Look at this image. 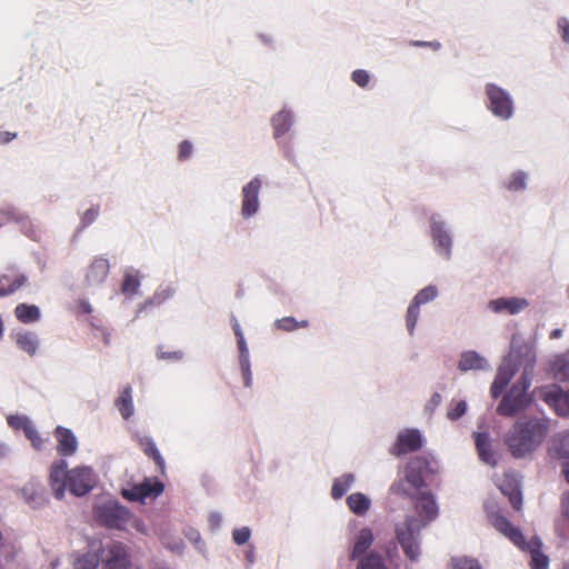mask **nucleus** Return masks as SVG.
Returning a JSON list of instances; mask_svg holds the SVG:
<instances>
[{"instance_id":"35","label":"nucleus","mask_w":569,"mask_h":569,"mask_svg":"<svg viewBox=\"0 0 569 569\" xmlns=\"http://www.w3.org/2000/svg\"><path fill=\"white\" fill-rule=\"evenodd\" d=\"M184 536L186 538L194 545L196 549L204 555L206 553V543L201 540V536L199 533L198 530L193 529V528H188L186 531H184Z\"/></svg>"},{"instance_id":"14","label":"nucleus","mask_w":569,"mask_h":569,"mask_svg":"<svg viewBox=\"0 0 569 569\" xmlns=\"http://www.w3.org/2000/svg\"><path fill=\"white\" fill-rule=\"evenodd\" d=\"M497 486L501 492L509 497L510 503L516 510H520L522 505L520 477L516 472H505L501 480H497Z\"/></svg>"},{"instance_id":"52","label":"nucleus","mask_w":569,"mask_h":569,"mask_svg":"<svg viewBox=\"0 0 569 569\" xmlns=\"http://www.w3.org/2000/svg\"><path fill=\"white\" fill-rule=\"evenodd\" d=\"M222 522V515L219 512H212L209 517V523L212 529H218Z\"/></svg>"},{"instance_id":"17","label":"nucleus","mask_w":569,"mask_h":569,"mask_svg":"<svg viewBox=\"0 0 569 569\" xmlns=\"http://www.w3.org/2000/svg\"><path fill=\"white\" fill-rule=\"evenodd\" d=\"M473 437L480 460L491 467L497 466L498 453L493 450L492 439L489 433L486 431L475 432Z\"/></svg>"},{"instance_id":"21","label":"nucleus","mask_w":569,"mask_h":569,"mask_svg":"<svg viewBox=\"0 0 569 569\" xmlns=\"http://www.w3.org/2000/svg\"><path fill=\"white\" fill-rule=\"evenodd\" d=\"M16 343L22 351L33 356L39 348V338L31 331H19L16 333Z\"/></svg>"},{"instance_id":"59","label":"nucleus","mask_w":569,"mask_h":569,"mask_svg":"<svg viewBox=\"0 0 569 569\" xmlns=\"http://www.w3.org/2000/svg\"><path fill=\"white\" fill-rule=\"evenodd\" d=\"M415 46H430L435 49H438L439 48V43H433V42H413Z\"/></svg>"},{"instance_id":"19","label":"nucleus","mask_w":569,"mask_h":569,"mask_svg":"<svg viewBox=\"0 0 569 569\" xmlns=\"http://www.w3.org/2000/svg\"><path fill=\"white\" fill-rule=\"evenodd\" d=\"M54 436L58 441L57 450L62 456H72L78 448L76 436L70 429L57 427Z\"/></svg>"},{"instance_id":"4","label":"nucleus","mask_w":569,"mask_h":569,"mask_svg":"<svg viewBox=\"0 0 569 569\" xmlns=\"http://www.w3.org/2000/svg\"><path fill=\"white\" fill-rule=\"evenodd\" d=\"M68 463L60 459L52 463L49 485L57 499L64 497L66 489L78 497L88 493L96 483V475L89 467H76L67 471Z\"/></svg>"},{"instance_id":"42","label":"nucleus","mask_w":569,"mask_h":569,"mask_svg":"<svg viewBox=\"0 0 569 569\" xmlns=\"http://www.w3.org/2000/svg\"><path fill=\"white\" fill-rule=\"evenodd\" d=\"M251 537V530L249 527H241L232 531V539L234 543L241 546L248 542Z\"/></svg>"},{"instance_id":"25","label":"nucleus","mask_w":569,"mask_h":569,"mask_svg":"<svg viewBox=\"0 0 569 569\" xmlns=\"http://www.w3.org/2000/svg\"><path fill=\"white\" fill-rule=\"evenodd\" d=\"M116 406L121 413L122 418L129 419L133 413L132 403V389L130 386L126 387L120 397L118 398Z\"/></svg>"},{"instance_id":"26","label":"nucleus","mask_w":569,"mask_h":569,"mask_svg":"<svg viewBox=\"0 0 569 569\" xmlns=\"http://www.w3.org/2000/svg\"><path fill=\"white\" fill-rule=\"evenodd\" d=\"M355 476L352 473L342 475L336 478L331 488V495L335 499L341 498L353 485Z\"/></svg>"},{"instance_id":"31","label":"nucleus","mask_w":569,"mask_h":569,"mask_svg":"<svg viewBox=\"0 0 569 569\" xmlns=\"http://www.w3.org/2000/svg\"><path fill=\"white\" fill-rule=\"evenodd\" d=\"M420 316V307L410 302L406 315V327L410 336H413Z\"/></svg>"},{"instance_id":"11","label":"nucleus","mask_w":569,"mask_h":569,"mask_svg":"<svg viewBox=\"0 0 569 569\" xmlns=\"http://www.w3.org/2000/svg\"><path fill=\"white\" fill-rule=\"evenodd\" d=\"M530 302L526 298L509 297V298H497L488 302L487 308L497 315H519L528 309Z\"/></svg>"},{"instance_id":"62","label":"nucleus","mask_w":569,"mask_h":569,"mask_svg":"<svg viewBox=\"0 0 569 569\" xmlns=\"http://www.w3.org/2000/svg\"><path fill=\"white\" fill-rule=\"evenodd\" d=\"M81 309H82L83 312H87V313L91 312V306L88 302H82L81 303Z\"/></svg>"},{"instance_id":"36","label":"nucleus","mask_w":569,"mask_h":569,"mask_svg":"<svg viewBox=\"0 0 569 569\" xmlns=\"http://www.w3.org/2000/svg\"><path fill=\"white\" fill-rule=\"evenodd\" d=\"M555 447L561 457L569 458V430L555 438Z\"/></svg>"},{"instance_id":"9","label":"nucleus","mask_w":569,"mask_h":569,"mask_svg":"<svg viewBox=\"0 0 569 569\" xmlns=\"http://www.w3.org/2000/svg\"><path fill=\"white\" fill-rule=\"evenodd\" d=\"M536 395L543 400L557 415H569V390H563L557 385L545 386L536 389Z\"/></svg>"},{"instance_id":"56","label":"nucleus","mask_w":569,"mask_h":569,"mask_svg":"<svg viewBox=\"0 0 569 569\" xmlns=\"http://www.w3.org/2000/svg\"><path fill=\"white\" fill-rule=\"evenodd\" d=\"M562 512L566 517L569 518V493L565 497L562 501Z\"/></svg>"},{"instance_id":"41","label":"nucleus","mask_w":569,"mask_h":569,"mask_svg":"<svg viewBox=\"0 0 569 569\" xmlns=\"http://www.w3.org/2000/svg\"><path fill=\"white\" fill-rule=\"evenodd\" d=\"M467 402L465 400L458 401L452 408H450L447 412V417L450 420H457L461 418L467 412Z\"/></svg>"},{"instance_id":"29","label":"nucleus","mask_w":569,"mask_h":569,"mask_svg":"<svg viewBox=\"0 0 569 569\" xmlns=\"http://www.w3.org/2000/svg\"><path fill=\"white\" fill-rule=\"evenodd\" d=\"M439 292L436 286L429 284L426 288L418 291V293L413 297L411 302L417 306H421L428 302L433 301L438 297Z\"/></svg>"},{"instance_id":"33","label":"nucleus","mask_w":569,"mask_h":569,"mask_svg":"<svg viewBox=\"0 0 569 569\" xmlns=\"http://www.w3.org/2000/svg\"><path fill=\"white\" fill-rule=\"evenodd\" d=\"M357 569H386V566L379 555L370 553L359 561Z\"/></svg>"},{"instance_id":"48","label":"nucleus","mask_w":569,"mask_h":569,"mask_svg":"<svg viewBox=\"0 0 569 569\" xmlns=\"http://www.w3.org/2000/svg\"><path fill=\"white\" fill-rule=\"evenodd\" d=\"M558 29L561 32L562 40L569 43V20L567 18L559 19Z\"/></svg>"},{"instance_id":"46","label":"nucleus","mask_w":569,"mask_h":569,"mask_svg":"<svg viewBox=\"0 0 569 569\" xmlns=\"http://www.w3.org/2000/svg\"><path fill=\"white\" fill-rule=\"evenodd\" d=\"M370 76L366 70H356L352 72V80L360 87H366Z\"/></svg>"},{"instance_id":"3","label":"nucleus","mask_w":569,"mask_h":569,"mask_svg":"<svg viewBox=\"0 0 569 569\" xmlns=\"http://www.w3.org/2000/svg\"><path fill=\"white\" fill-rule=\"evenodd\" d=\"M548 420L533 418L517 421L505 436V445L513 458L530 457L543 442Z\"/></svg>"},{"instance_id":"24","label":"nucleus","mask_w":569,"mask_h":569,"mask_svg":"<svg viewBox=\"0 0 569 569\" xmlns=\"http://www.w3.org/2000/svg\"><path fill=\"white\" fill-rule=\"evenodd\" d=\"M347 505L352 512L363 516L369 510L371 500L361 492H355L347 498Z\"/></svg>"},{"instance_id":"55","label":"nucleus","mask_w":569,"mask_h":569,"mask_svg":"<svg viewBox=\"0 0 569 569\" xmlns=\"http://www.w3.org/2000/svg\"><path fill=\"white\" fill-rule=\"evenodd\" d=\"M16 137V133L0 132V143H7Z\"/></svg>"},{"instance_id":"28","label":"nucleus","mask_w":569,"mask_h":569,"mask_svg":"<svg viewBox=\"0 0 569 569\" xmlns=\"http://www.w3.org/2000/svg\"><path fill=\"white\" fill-rule=\"evenodd\" d=\"M291 123V114L288 111L282 110L279 113H277L272 118V124L274 128L276 136L279 137L280 134L286 133L289 130Z\"/></svg>"},{"instance_id":"50","label":"nucleus","mask_w":569,"mask_h":569,"mask_svg":"<svg viewBox=\"0 0 569 569\" xmlns=\"http://www.w3.org/2000/svg\"><path fill=\"white\" fill-rule=\"evenodd\" d=\"M240 367L242 370V376L244 380V386L249 388L251 386V371H250V361H247V366L244 362H240Z\"/></svg>"},{"instance_id":"54","label":"nucleus","mask_w":569,"mask_h":569,"mask_svg":"<svg viewBox=\"0 0 569 569\" xmlns=\"http://www.w3.org/2000/svg\"><path fill=\"white\" fill-rule=\"evenodd\" d=\"M158 357L160 359H174V360H179L182 358V353L180 351H174V352H163V351H158Z\"/></svg>"},{"instance_id":"58","label":"nucleus","mask_w":569,"mask_h":569,"mask_svg":"<svg viewBox=\"0 0 569 569\" xmlns=\"http://www.w3.org/2000/svg\"><path fill=\"white\" fill-rule=\"evenodd\" d=\"M9 451V448L6 443L0 442V459L4 458Z\"/></svg>"},{"instance_id":"63","label":"nucleus","mask_w":569,"mask_h":569,"mask_svg":"<svg viewBox=\"0 0 569 569\" xmlns=\"http://www.w3.org/2000/svg\"><path fill=\"white\" fill-rule=\"evenodd\" d=\"M134 526H136L137 530L144 532L143 525L141 522L136 521Z\"/></svg>"},{"instance_id":"61","label":"nucleus","mask_w":569,"mask_h":569,"mask_svg":"<svg viewBox=\"0 0 569 569\" xmlns=\"http://www.w3.org/2000/svg\"><path fill=\"white\" fill-rule=\"evenodd\" d=\"M562 472H563V475L566 477V480L569 482V461L563 465Z\"/></svg>"},{"instance_id":"40","label":"nucleus","mask_w":569,"mask_h":569,"mask_svg":"<svg viewBox=\"0 0 569 569\" xmlns=\"http://www.w3.org/2000/svg\"><path fill=\"white\" fill-rule=\"evenodd\" d=\"M526 178L527 176L525 172H515L508 182V188L512 191H519L523 189L526 187Z\"/></svg>"},{"instance_id":"53","label":"nucleus","mask_w":569,"mask_h":569,"mask_svg":"<svg viewBox=\"0 0 569 569\" xmlns=\"http://www.w3.org/2000/svg\"><path fill=\"white\" fill-rule=\"evenodd\" d=\"M97 216H98L97 209H93V208L88 209L82 217V221L84 224H90L97 218Z\"/></svg>"},{"instance_id":"39","label":"nucleus","mask_w":569,"mask_h":569,"mask_svg":"<svg viewBox=\"0 0 569 569\" xmlns=\"http://www.w3.org/2000/svg\"><path fill=\"white\" fill-rule=\"evenodd\" d=\"M8 425L12 429H24L31 423V420L27 416L11 415L7 418Z\"/></svg>"},{"instance_id":"49","label":"nucleus","mask_w":569,"mask_h":569,"mask_svg":"<svg viewBox=\"0 0 569 569\" xmlns=\"http://www.w3.org/2000/svg\"><path fill=\"white\" fill-rule=\"evenodd\" d=\"M141 495L137 486L122 490V496L128 500H142Z\"/></svg>"},{"instance_id":"2","label":"nucleus","mask_w":569,"mask_h":569,"mask_svg":"<svg viewBox=\"0 0 569 569\" xmlns=\"http://www.w3.org/2000/svg\"><path fill=\"white\" fill-rule=\"evenodd\" d=\"M416 510L419 519L407 517L395 528L397 541L411 561H417L420 557V530L436 519L438 506L430 493L421 492L416 502Z\"/></svg>"},{"instance_id":"57","label":"nucleus","mask_w":569,"mask_h":569,"mask_svg":"<svg viewBox=\"0 0 569 569\" xmlns=\"http://www.w3.org/2000/svg\"><path fill=\"white\" fill-rule=\"evenodd\" d=\"M232 327H233L234 335L238 338L243 337V333H242V330L240 328V325H239V322L236 319H233Z\"/></svg>"},{"instance_id":"37","label":"nucleus","mask_w":569,"mask_h":569,"mask_svg":"<svg viewBox=\"0 0 569 569\" xmlns=\"http://www.w3.org/2000/svg\"><path fill=\"white\" fill-rule=\"evenodd\" d=\"M452 569H481V567L473 558L458 557L452 559Z\"/></svg>"},{"instance_id":"45","label":"nucleus","mask_w":569,"mask_h":569,"mask_svg":"<svg viewBox=\"0 0 569 569\" xmlns=\"http://www.w3.org/2000/svg\"><path fill=\"white\" fill-rule=\"evenodd\" d=\"M26 282L27 277L24 274L18 276L9 289L0 288V297L8 296L14 292L17 289L21 288Z\"/></svg>"},{"instance_id":"30","label":"nucleus","mask_w":569,"mask_h":569,"mask_svg":"<svg viewBox=\"0 0 569 569\" xmlns=\"http://www.w3.org/2000/svg\"><path fill=\"white\" fill-rule=\"evenodd\" d=\"M137 487H138V489H140V493H142L141 495L142 500L148 497H157L163 490V486L159 481L146 480L142 483L137 485Z\"/></svg>"},{"instance_id":"18","label":"nucleus","mask_w":569,"mask_h":569,"mask_svg":"<svg viewBox=\"0 0 569 569\" xmlns=\"http://www.w3.org/2000/svg\"><path fill=\"white\" fill-rule=\"evenodd\" d=\"M21 498L34 509L43 507L47 502L42 485L37 480H30L20 490Z\"/></svg>"},{"instance_id":"16","label":"nucleus","mask_w":569,"mask_h":569,"mask_svg":"<svg viewBox=\"0 0 569 569\" xmlns=\"http://www.w3.org/2000/svg\"><path fill=\"white\" fill-rule=\"evenodd\" d=\"M422 445V437L417 429H407L398 435L393 453L401 456L418 450Z\"/></svg>"},{"instance_id":"32","label":"nucleus","mask_w":569,"mask_h":569,"mask_svg":"<svg viewBox=\"0 0 569 569\" xmlns=\"http://www.w3.org/2000/svg\"><path fill=\"white\" fill-rule=\"evenodd\" d=\"M26 437L30 440L32 447L37 450H42L46 446L47 439H43L34 427L33 422L24 429Z\"/></svg>"},{"instance_id":"34","label":"nucleus","mask_w":569,"mask_h":569,"mask_svg":"<svg viewBox=\"0 0 569 569\" xmlns=\"http://www.w3.org/2000/svg\"><path fill=\"white\" fill-rule=\"evenodd\" d=\"M140 282L136 274L128 271L124 276V280L122 283V291L127 296H132L138 292Z\"/></svg>"},{"instance_id":"51","label":"nucleus","mask_w":569,"mask_h":569,"mask_svg":"<svg viewBox=\"0 0 569 569\" xmlns=\"http://www.w3.org/2000/svg\"><path fill=\"white\" fill-rule=\"evenodd\" d=\"M191 151H192V146L189 141L181 142L180 148H179V158L187 159L191 154Z\"/></svg>"},{"instance_id":"22","label":"nucleus","mask_w":569,"mask_h":569,"mask_svg":"<svg viewBox=\"0 0 569 569\" xmlns=\"http://www.w3.org/2000/svg\"><path fill=\"white\" fill-rule=\"evenodd\" d=\"M109 271V262L107 259L97 258L90 266L87 280L90 283H100L103 281Z\"/></svg>"},{"instance_id":"13","label":"nucleus","mask_w":569,"mask_h":569,"mask_svg":"<svg viewBox=\"0 0 569 569\" xmlns=\"http://www.w3.org/2000/svg\"><path fill=\"white\" fill-rule=\"evenodd\" d=\"M262 181L259 177L253 178L242 188V207L241 214L250 218L259 210V191Z\"/></svg>"},{"instance_id":"5","label":"nucleus","mask_w":569,"mask_h":569,"mask_svg":"<svg viewBox=\"0 0 569 569\" xmlns=\"http://www.w3.org/2000/svg\"><path fill=\"white\" fill-rule=\"evenodd\" d=\"M486 511L489 522L499 532L508 537L519 548L528 550L531 557L530 566L532 569H548L549 559L541 552V541L538 538H532L530 541L526 542L522 533L498 512L495 505L487 503Z\"/></svg>"},{"instance_id":"10","label":"nucleus","mask_w":569,"mask_h":569,"mask_svg":"<svg viewBox=\"0 0 569 569\" xmlns=\"http://www.w3.org/2000/svg\"><path fill=\"white\" fill-rule=\"evenodd\" d=\"M486 92L492 113L503 120L511 118L513 104L509 93L495 84H488Z\"/></svg>"},{"instance_id":"12","label":"nucleus","mask_w":569,"mask_h":569,"mask_svg":"<svg viewBox=\"0 0 569 569\" xmlns=\"http://www.w3.org/2000/svg\"><path fill=\"white\" fill-rule=\"evenodd\" d=\"M99 557L93 553H70L64 559H57L51 563L52 569H98Z\"/></svg>"},{"instance_id":"6","label":"nucleus","mask_w":569,"mask_h":569,"mask_svg":"<svg viewBox=\"0 0 569 569\" xmlns=\"http://www.w3.org/2000/svg\"><path fill=\"white\" fill-rule=\"evenodd\" d=\"M429 467V461L423 457L412 458L406 469L403 477L396 480L390 491L400 497H412L416 491L425 486L423 473Z\"/></svg>"},{"instance_id":"47","label":"nucleus","mask_w":569,"mask_h":569,"mask_svg":"<svg viewBox=\"0 0 569 569\" xmlns=\"http://www.w3.org/2000/svg\"><path fill=\"white\" fill-rule=\"evenodd\" d=\"M238 347L240 353V362H244V365L247 366V361H249V350L244 337L238 338Z\"/></svg>"},{"instance_id":"7","label":"nucleus","mask_w":569,"mask_h":569,"mask_svg":"<svg viewBox=\"0 0 569 569\" xmlns=\"http://www.w3.org/2000/svg\"><path fill=\"white\" fill-rule=\"evenodd\" d=\"M94 517L108 528L123 529L130 520V512L118 501L109 499L96 506Z\"/></svg>"},{"instance_id":"44","label":"nucleus","mask_w":569,"mask_h":569,"mask_svg":"<svg viewBox=\"0 0 569 569\" xmlns=\"http://www.w3.org/2000/svg\"><path fill=\"white\" fill-rule=\"evenodd\" d=\"M442 396L439 392H435L425 406V411L428 415H432L436 409L441 405Z\"/></svg>"},{"instance_id":"64","label":"nucleus","mask_w":569,"mask_h":569,"mask_svg":"<svg viewBox=\"0 0 569 569\" xmlns=\"http://www.w3.org/2000/svg\"><path fill=\"white\" fill-rule=\"evenodd\" d=\"M6 541L3 540L2 533L0 532V551H2L3 548H6Z\"/></svg>"},{"instance_id":"15","label":"nucleus","mask_w":569,"mask_h":569,"mask_svg":"<svg viewBox=\"0 0 569 569\" xmlns=\"http://www.w3.org/2000/svg\"><path fill=\"white\" fill-rule=\"evenodd\" d=\"M457 367L461 372L491 370L489 360L475 350L461 352Z\"/></svg>"},{"instance_id":"27","label":"nucleus","mask_w":569,"mask_h":569,"mask_svg":"<svg viewBox=\"0 0 569 569\" xmlns=\"http://www.w3.org/2000/svg\"><path fill=\"white\" fill-rule=\"evenodd\" d=\"M17 318L24 322H34L40 318V310L37 306L21 303L16 307Z\"/></svg>"},{"instance_id":"60","label":"nucleus","mask_w":569,"mask_h":569,"mask_svg":"<svg viewBox=\"0 0 569 569\" xmlns=\"http://www.w3.org/2000/svg\"><path fill=\"white\" fill-rule=\"evenodd\" d=\"M561 333H562L561 329H555V330L551 331L550 338L551 339H558V338L561 337Z\"/></svg>"},{"instance_id":"38","label":"nucleus","mask_w":569,"mask_h":569,"mask_svg":"<svg viewBox=\"0 0 569 569\" xmlns=\"http://www.w3.org/2000/svg\"><path fill=\"white\" fill-rule=\"evenodd\" d=\"M307 325H308V322L305 320L301 322H297L293 318H290V317L282 318V319H279L276 321L277 328L286 330V331H291L299 327H306Z\"/></svg>"},{"instance_id":"23","label":"nucleus","mask_w":569,"mask_h":569,"mask_svg":"<svg viewBox=\"0 0 569 569\" xmlns=\"http://www.w3.org/2000/svg\"><path fill=\"white\" fill-rule=\"evenodd\" d=\"M552 377L558 381L569 380V359L566 356H556L550 362Z\"/></svg>"},{"instance_id":"8","label":"nucleus","mask_w":569,"mask_h":569,"mask_svg":"<svg viewBox=\"0 0 569 569\" xmlns=\"http://www.w3.org/2000/svg\"><path fill=\"white\" fill-rule=\"evenodd\" d=\"M430 234L436 252L446 261H449L452 257V236L448 223L440 214L431 217Z\"/></svg>"},{"instance_id":"1","label":"nucleus","mask_w":569,"mask_h":569,"mask_svg":"<svg viewBox=\"0 0 569 569\" xmlns=\"http://www.w3.org/2000/svg\"><path fill=\"white\" fill-rule=\"evenodd\" d=\"M536 362L537 353L533 346L520 336H512L510 351L499 365L490 387L492 398L501 396L517 371L521 370V375L499 402V415L511 417L530 403L527 391L535 376Z\"/></svg>"},{"instance_id":"20","label":"nucleus","mask_w":569,"mask_h":569,"mask_svg":"<svg viewBox=\"0 0 569 569\" xmlns=\"http://www.w3.org/2000/svg\"><path fill=\"white\" fill-rule=\"evenodd\" d=\"M372 542H373V533H372L371 529L362 528L355 539L350 558L352 560L358 559L370 548Z\"/></svg>"},{"instance_id":"43","label":"nucleus","mask_w":569,"mask_h":569,"mask_svg":"<svg viewBox=\"0 0 569 569\" xmlns=\"http://www.w3.org/2000/svg\"><path fill=\"white\" fill-rule=\"evenodd\" d=\"M163 546L178 555H181L184 548V543L179 538H167L163 540Z\"/></svg>"}]
</instances>
